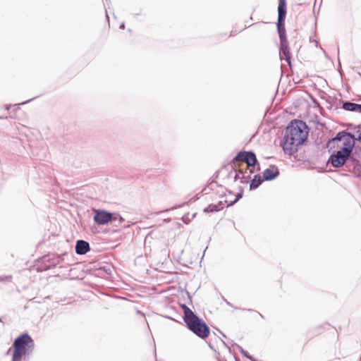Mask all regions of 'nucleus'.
<instances>
[{
    "label": "nucleus",
    "mask_w": 361,
    "mask_h": 361,
    "mask_svg": "<svg viewBox=\"0 0 361 361\" xmlns=\"http://www.w3.org/2000/svg\"><path fill=\"white\" fill-rule=\"evenodd\" d=\"M221 334H222L223 337H226V336L222 332H221Z\"/></svg>",
    "instance_id": "obj_40"
},
{
    "label": "nucleus",
    "mask_w": 361,
    "mask_h": 361,
    "mask_svg": "<svg viewBox=\"0 0 361 361\" xmlns=\"http://www.w3.org/2000/svg\"><path fill=\"white\" fill-rule=\"evenodd\" d=\"M355 141L361 142V133H359L357 137H355Z\"/></svg>",
    "instance_id": "obj_30"
},
{
    "label": "nucleus",
    "mask_w": 361,
    "mask_h": 361,
    "mask_svg": "<svg viewBox=\"0 0 361 361\" xmlns=\"http://www.w3.org/2000/svg\"><path fill=\"white\" fill-rule=\"evenodd\" d=\"M63 258L60 255H48L44 257V269H50L56 267L61 263Z\"/></svg>",
    "instance_id": "obj_9"
},
{
    "label": "nucleus",
    "mask_w": 361,
    "mask_h": 361,
    "mask_svg": "<svg viewBox=\"0 0 361 361\" xmlns=\"http://www.w3.org/2000/svg\"><path fill=\"white\" fill-rule=\"evenodd\" d=\"M347 162H351L353 166L355 165V163H359L357 159V149H355V152L353 153V152H351V154L349 155V158H348V160H347ZM346 167H348V163H346Z\"/></svg>",
    "instance_id": "obj_21"
},
{
    "label": "nucleus",
    "mask_w": 361,
    "mask_h": 361,
    "mask_svg": "<svg viewBox=\"0 0 361 361\" xmlns=\"http://www.w3.org/2000/svg\"><path fill=\"white\" fill-rule=\"evenodd\" d=\"M200 197V193L199 194H197L195 196H194L193 197L191 198V200H193V201H196L197 200H198Z\"/></svg>",
    "instance_id": "obj_29"
},
{
    "label": "nucleus",
    "mask_w": 361,
    "mask_h": 361,
    "mask_svg": "<svg viewBox=\"0 0 361 361\" xmlns=\"http://www.w3.org/2000/svg\"><path fill=\"white\" fill-rule=\"evenodd\" d=\"M10 351H11V349H8L7 351V353H9Z\"/></svg>",
    "instance_id": "obj_43"
},
{
    "label": "nucleus",
    "mask_w": 361,
    "mask_h": 361,
    "mask_svg": "<svg viewBox=\"0 0 361 361\" xmlns=\"http://www.w3.org/2000/svg\"><path fill=\"white\" fill-rule=\"evenodd\" d=\"M235 345L236 346L237 349L239 350V352L245 357H247V359H249L251 361H257L252 355H250L247 351H246L245 350L243 349V348L242 346H240V345L238 344H235Z\"/></svg>",
    "instance_id": "obj_18"
},
{
    "label": "nucleus",
    "mask_w": 361,
    "mask_h": 361,
    "mask_svg": "<svg viewBox=\"0 0 361 361\" xmlns=\"http://www.w3.org/2000/svg\"><path fill=\"white\" fill-rule=\"evenodd\" d=\"M281 92V96H284L286 94V92L285 91H283V92Z\"/></svg>",
    "instance_id": "obj_37"
},
{
    "label": "nucleus",
    "mask_w": 361,
    "mask_h": 361,
    "mask_svg": "<svg viewBox=\"0 0 361 361\" xmlns=\"http://www.w3.org/2000/svg\"><path fill=\"white\" fill-rule=\"evenodd\" d=\"M11 279H12V276H11V275H8V276H0V282L8 281H11Z\"/></svg>",
    "instance_id": "obj_24"
},
{
    "label": "nucleus",
    "mask_w": 361,
    "mask_h": 361,
    "mask_svg": "<svg viewBox=\"0 0 361 361\" xmlns=\"http://www.w3.org/2000/svg\"><path fill=\"white\" fill-rule=\"evenodd\" d=\"M355 132L359 135L360 133H361V125H357L354 128Z\"/></svg>",
    "instance_id": "obj_28"
},
{
    "label": "nucleus",
    "mask_w": 361,
    "mask_h": 361,
    "mask_svg": "<svg viewBox=\"0 0 361 361\" xmlns=\"http://www.w3.org/2000/svg\"><path fill=\"white\" fill-rule=\"evenodd\" d=\"M346 142H350V148H354V134L348 132L347 130H343L338 132L334 137L328 140L326 143V148L329 149V152H330L333 149L336 148V147H338L340 142H342L341 146H344V145L346 144Z\"/></svg>",
    "instance_id": "obj_5"
},
{
    "label": "nucleus",
    "mask_w": 361,
    "mask_h": 361,
    "mask_svg": "<svg viewBox=\"0 0 361 361\" xmlns=\"http://www.w3.org/2000/svg\"><path fill=\"white\" fill-rule=\"evenodd\" d=\"M281 45H282L283 54L284 55L285 59L288 63H290L291 54L289 51V49L286 45L284 44L283 42L281 43Z\"/></svg>",
    "instance_id": "obj_19"
},
{
    "label": "nucleus",
    "mask_w": 361,
    "mask_h": 361,
    "mask_svg": "<svg viewBox=\"0 0 361 361\" xmlns=\"http://www.w3.org/2000/svg\"><path fill=\"white\" fill-rule=\"evenodd\" d=\"M308 134L309 127L307 123L302 120L293 119L286 126L280 146L286 154L293 155L307 140Z\"/></svg>",
    "instance_id": "obj_1"
},
{
    "label": "nucleus",
    "mask_w": 361,
    "mask_h": 361,
    "mask_svg": "<svg viewBox=\"0 0 361 361\" xmlns=\"http://www.w3.org/2000/svg\"><path fill=\"white\" fill-rule=\"evenodd\" d=\"M38 97H39V95L33 96L32 97H31L30 99H26L24 102H19V103L15 104L13 105L6 104V105H5V109L8 111L11 107H13L15 109H17L20 106L24 105V104L30 102V101L35 99V98H37Z\"/></svg>",
    "instance_id": "obj_16"
},
{
    "label": "nucleus",
    "mask_w": 361,
    "mask_h": 361,
    "mask_svg": "<svg viewBox=\"0 0 361 361\" xmlns=\"http://www.w3.org/2000/svg\"><path fill=\"white\" fill-rule=\"evenodd\" d=\"M180 307L183 310L184 314L183 317V321L195 314V312L185 304L180 305Z\"/></svg>",
    "instance_id": "obj_17"
},
{
    "label": "nucleus",
    "mask_w": 361,
    "mask_h": 361,
    "mask_svg": "<svg viewBox=\"0 0 361 361\" xmlns=\"http://www.w3.org/2000/svg\"><path fill=\"white\" fill-rule=\"evenodd\" d=\"M342 108L344 110L348 111L357 112L361 114V104H356L349 101H346L343 102Z\"/></svg>",
    "instance_id": "obj_12"
},
{
    "label": "nucleus",
    "mask_w": 361,
    "mask_h": 361,
    "mask_svg": "<svg viewBox=\"0 0 361 361\" xmlns=\"http://www.w3.org/2000/svg\"><path fill=\"white\" fill-rule=\"evenodd\" d=\"M165 317L167 318V319H171V320H175L173 318H172L170 316H165Z\"/></svg>",
    "instance_id": "obj_36"
},
{
    "label": "nucleus",
    "mask_w": 361,
    "mask_h": 361,
    "mask_svg": "<svg viewBox=\"0 0 361 361\" xmlns=\"http://www.w3.org/2000/svg\"><path fill=\"white\" fill-rule=\"evenodd\" d=\"M26 355H27L13 349L11 361H27Z\"/></svg>",
    "instance_id": "obj_15"
},
{
    "label": "nucleus",
    "mask_w": 361,
    "mask_h": 361,
    "mask_svg": "<svg viewBox=\"0 0 361 361\" xmlns=\"http://www.w3.org/2000/svg\"><path fill=\"white\" fill-rule=\"evenodd\" d=\"M35 347L34 340L27 332H23L17 336L13 343V350L19 351L25 355H29Z\"/></svg>",
    "instance_id": "obj_4"
},
{
    "label": "nucleus",
    "mask_w": 361,
    "mask_h": 361,
    "mask_svg": "<svg viewBox=\"0 0 361 361\" xmlns=\"http://www.w3.org/2000/svg\"><path fill=\"white\" fill-rule=\"evenodd\" d=\"M206 250H207V247H205V250H204V253L206 252Z\"/></svg>",
    "instance_id": "obj_42"
},
{
    "label": "nucleus",
    "mask_w": 361,
    "mask_h": 361,
    "mask_svg": "<svg viewBox=\"0 0 361 361\" xmlns=\"http://www.w3.org/2000/svg\"><path fill=\"white\" fill-rule=\"evenodd\" d=\"M209 347L211 348V349H213V347L212 346L211 344H209Z\"/></svg>",
    "instance_id": "obj_38"
},
{
    "label": "nucleus",
    "mask_w": 361,
    "mask_h": 361,
    "mask_svg": "<svg viewBox=\"0 0 361 361\" xmlns=\"http://www.w3.org/2000/svg\"><path fill=\"white\" fill-rule=\"evenodd\" d=\"M353 169L356 177L361 178V164L360 163H355Z\"/></svg>",
    "instance_id": "obj_23"
},
{
    "label": "nucleus",
    "mask_w": 361,
    "mask_h": 361,
    "mask_svg": "<svg viewBox=\"0 0 361 361\" xmlns=\"http://www.w3.org/2000/svg\"><path fill=\"white\" fill-rule=\"evenodd\" d=\"M233 170L235 173V175L234 176V181L238 180V179H243L245 178V173L246 171H244L243 169L237 166L236 163L235 164H231Z\"/></svg>",
    "instance_id": "obj_14"
},
{
    "label": "nucleus",
    "mask_w": 361,
    "mask_h": 361,
    "mask_svg": "<svg viewBox=\"0 0 361 361\" xmlns=\"http://www.w3.org/2000/svg\"><path fill=\"white\" fill-rule=\"evenodd\" d=\"M214 205L216 207V208L219 209V211H221L224 208V204L222 201H219L217 204H214Z\"/></svg>",
    "instance_id": "obj_27"
},
{
    "label": "nucleus",
    "mask_w": 361,
    "mask_h": 361,
    "mask_svg": "<svg viewBox=\"0 0 361 361\" xmlns=\"http://www.w3.org/2000/svg\"><path fill=\"white\" fill-rule=\"evenodd\" d=\"M206 250H207V247H205V250H204V253L206 252Z\"/></svg>",
    "instance_id": "obj_41"
},
{
    "label": "nucleus",
    "mask_w": 361,
    "mask_h": 361,
    "mask_svg": "<svg viewBox=\"0 0 361 361\" xmlns=\"http://www.w3.org/2000/svg\"><path fill=\"white\" fill-rule=\"evenodd\" d=\"M10 351H11V349H8L7 351V353H9Z\"/></svg>",
    "instance_id": "obj_45"
},
{
    "label": "nucleus",
    "mask_w": 361,
    "mask_h": 361,
    "mask_svg": "<svg viewBox=\"0 0 361 361\" xmlns=\"http://www.w3.org/2000/svg\"><path fill=\"white\" fill-rule=\"evenodd\" d=\"M104 269L106 273H111V269L109 268L106 269V267H104Z\"/></svg>",
    "instance_id": "obj_35"
},
{
    "label": "nucleus",
    "mask_w": 361,
    "mask_h": 361,
    "mask_svg": "<svg viewBox=\"0 0 361 361\" xmlns=\"http://www.w3.org/2000/svg\"><path fill=\"white\" fill-rule=\"evenodd\" d=\"M286 15V0H279L278 6V22L277 27L279 33H281V30H284L283 22ZM281 38H282L281 34H280Z\"/></svg>",
    "instance_id": "obj_8"
},
{
    "label": "nucleus",
    "mask_w": 361,
    "mask_h": 361,
    "mask_svg": "<svg viewBox=\"0 0 361 361\" xmlns=\"http://www.w3.org/2000/svg\"><path fill=\"white\" fill-rule=\"evenodd\" d=\"M279 91L275 92V96L279 94Z\"/></svg>",
    "instance_id": "obj_39"
},
{
    "label": "nucleus",
    "mask_w": 361,
    "mask_h": 361,
    "mask_svg": "<svg viewBox=\"0 0 361 361\" xmlns=\"http://www.w3.org/2000/svg\"><path fill=\"white\" fill-rule=\"evenodd\" d=\"M350 142H346L344 146H341L338 150L334 151L329 157L328 162L334 168L343 167L346 165L348 158L353 152Z\"/></svg>",
    "instance_id": "obj_3"
},
{
    "label": "nucleus",
    "mask_w": 361,
    "mask_h": 361,
    "mask_svg": "<svg viewBox=\"0 0 361 361\" xmlns=\"http://www.w3.org/2000/svg\"><path fill=\"white\" fill-rule=\"evenodd\" d=\"M10 351H11V349H8L7 351V353H9Z\"/></svg>",
    "instance_id": "obj_44"
},
{
    "label": "nucleus",
    "mask_w": 361,
    "mask_h": 361,
    "mask_svg": "<svg viewBox=\"0 0 361 361\" xmlns=\"http://www.w3.org/2000/svg\"><path fill=\"white\" fill-rule=\"evenodd\" d=\"M187 328L201 339H206L210 334V329L206 322L197 314L184 321Z\"/></svg>",
    "instance_id": "obj_2"
},
{
    "label": "nucleus",
    "mask_w": 361,
    "mask_h": 361,
    "mask_svg": "<svg viewBox=\"0 0 361 361\" xmlns=\"http://www.w3.org/2000/svg\"><path fill=\"white\" fill-rule=\"evenodd\" d=\"M225 302L226 303L227 305L230 306V307H233V305L228 302L227 300H225Z\"/></svg>",
    "instance_id": "obj_34"
},
{
    "label": "nucleus",
    "mask_w": 361,
    "mask_h": 361,
    "mask_svg": "<svg viewBox=\"0 0 361 361\" xmlns=\"http://www.w3.org/2000/svg\"><path fill=\"white\" fill-rule=\"evenodd\" d=\"M4 118V117L0 116V119Z\"/></svg>",
    "instance_id": "obj_46"
},
{
    "label": "nucleus",
    "mask_w": 361,
    "mask_h": 361,
    "mask_svg": "<svg viewBox=\"0 0 361 361\" xmlns=\"http://www.w3.org/2000/svg\"><path fill=\"white\" fill-rule=\"evenodd\" d=\"M124 219L123 218V220H120L118 218H116L115 216L114 217V219H112V221L111 222H114L116 226H118V225H120L121 224L123 221H124Z\"/></svg>",
    "instance_id": "obj_25"
},
{
    "label": "nucleus",
    "mask_w": 361,
    "mask_h": 361,
    "mask_svg": "<svg viewBox=\"0 0 361 361\" xmlns=\"http://www.w3.org/2000/svg\"><path fill=\"white\" fill-rule=\"evenodd\" d=\"M243 188L240 187V192H238L236 194L235 198L233 200L228 202L227 207H231V206L234 205L237 202H238L243 197Z\"/></svg>",
    "instance_id": "obj_20"
},
{
    "label": "nucleus",
    "mask_w": 361,
    "mask_h": 361,
    "mask_svg": "<svg viewBox=\"0 0 361 361\" xmlns=\"http://www.w3.org/2000/svg\"><path fill=\"white\" fill-rule=\"evenodd\" d=\"M305 92L308 94V96H309L310 98H312V101H313V102H314L315 104L319 105V104H318V102L316 101V99H313V98L312 97V96H311L310 94H309V92H308V91H306Z\"/></svg>",
    "instance_id": "obj_31"
},
{
    "label": "nucleus",
    "mask_w": 361,
    "mask_h": 361,
    "mask_svg": "<svg viewBox=\"0 0 361 361\" xmlns=\"http://www.w3.org/2000/svg\"><path fill=\"white\" fill-rule=\"evenodd\" d=\"M240 310H243V311L248 312H257V314H259V315L262 319H264V316L262 314H261L260 312H257V311H255V310H252V309L241 308Z\"/></svg>",
    "instance_id": "obj_26"
},
{
    "label": "nucleus",
    "mask_w": 361,
    "mask_h": 361,
    "mask_svg": "<svg viewBox=\"0 0 361 361\" xmlns=\"http://www.w3.org/2000/svg\"><path fill=\"white\" fill-rule=\"evenodd\" d=\"M318 92L321 94L322 98H324V94H326V92H324V91Z\"/></svg>",
    "instance_id": "obj_33"
},
{
    "label": "nucleus",
    "mask_w": 361,
    "mask_h": 361,
    "mask_svg": "<svg viewBox=\"0 0 361 361\" xmlns=\"http://www.w3.org/2000/svg\"><path fill=\"white\" fill-rule=\"evenodd\" d=\"M187 295L188 296L189 303L192 304V296L190 295V293L187 292Z\"/></svg>",
    "instance_id": "obj_32"
},
{
    "label": "nucleus",
    "mask_w": 361,
    "mask_h": 361,
    "mask_svg": "<svg viewBox=\"0 0 361 361\" xmlns=\"http://www.w3.org/2000/svg\"><path fill=\"white\" fill-rule=\"evenodd\" d=\"M90 250V243L84 240H78L76 241L75 251L79 255L87 254Z\"/></svg>",
    "instance_id": "obj_11"
},
{
    "label": "nucleus",
    "mask_w": 361,
    "mask_h": 361,
    "mask_svg": "<svg viewBox=\"0 0 361 361\" xmlns=\"http://www.w3.org/2000/svg\"><path fill=\"white\" fill-rule=\"evenodd\" d=\"M216 207L214 204H209L203 209V212L207 214L219 212V209Z\"/></svg>",
    "instance_id": "obj_22"
},
{
    "label": "nucleus",
    "mask_w": 361,
    "mask_h": 361,
    "mask_svg": "<svg viewBox=\"0 0 361 361\" xmlns=\"http://www.w3.org/2000/svg\"><path fill=\"white\" fill-rule=\"evenodd\" d=\"M264 180V178L262 179L259 174L255 175L250 183V190H253L259 188Z\"/></svg>",
    "instance_id": "obj_13"
},
{
    "label": "nucleus",
    "mask_w": 361,
    "mask_h": 361,
    "mask_svg": "<svg viewBox=\"0 0 361 361\" xmlns=\"http://www.w3.org/2000/svg\"><path fill=\"white\" fill-rule=\"evenodd\" d=\"M280 174L279 169L276 165L271 164L266 169L263 173V178L265 181H272L275 180Z\"/></svg>",
    "instance_id": "obj_10"
},
{
    "label": "nucleus",
    "mask_w": 361,
    "mask_h": 361,
    "mask_svg": "<svg viewBox=\"0 0 361 361\" xmlns=\"http://www.w3.org/2000/svg\"><path fill=\"white\" fill-rule=\"evenodd\" d=\"M123 220V217L118 213H114L105 209H96L93 220L97 225L108 224L114 219V217Z\"/></svg>",
    "instance_id": "obj_7"
},
{
    "label": "nucleus",
    "mask_w": 361,
    "mask_h": 361,
    "mask_svg": "<svg viewBox=\"0 0 361 361\" xmlns=\"http://www.w3.org/2000/svg\"><path fill=\"white\" fill-rule=\"evenodd\" d=\"M243 159L247 164V167H255L257 166V171L260 170V164L257 160L255 153L252 150L239 151L231 161V164H235V163Z\"/></svg>",
    "instance_id": "obj_6"
}]
</instances>
